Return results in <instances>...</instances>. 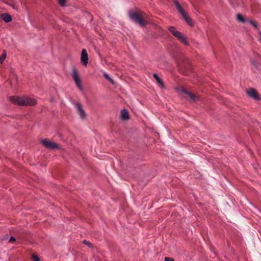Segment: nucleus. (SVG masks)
I'll return each instance as SVG.
<instances>
[{"label": "nucleus", "mask_w": 261, "mask_h": 261, "mask_svg": "<svg viewBox=\"0 0 261 261\" xmlns=\"http://www.w3.org/2000/svg\"><path fill=\"white\" fill-rule=\"evenodd\" d=\"M181 92L187 95L189 97L190 99L193 101H197L199 99V97L197 95L188 92L186 89H184L183 88L181 90Z\"/></svg>", "instance_id": "423d86ee"}, {"label": "nucleus", "mask_w": 261, "mask_h": 261, "mask_svg": "<svg viewBox=\"0 0 261 261\" xmlns=\"http://www.w3.org/2000/svg\"><path fill=\"white\" fill-rule=\"evenodd\" d=\"M122 119L125 120L128 119V112L126 109H123L121 113Z\"/></svg>", "instance_id": "dca6fc26"}, {"label": "nucleus", "mask_w": 261, "mask_h": 261, "mask_svg": "<svg viewBox=\"0 0 261 261\" xmlns=\"http://www.w3.org/2000/svg\"><path fill=\"white\" fill-rule=\"evenodd\" d=\"M41 143L47 148L50 149H59L60 145L54 142L50 141L48 139H43L41 141Z\"/></svg>", "instance_id": "20e7f679"}, {"label": "nucleus", "mask_w": 261, "mask_h": 261, "mask_svg": "<svg viewBox=\"0 0 261 261\" xmlns=\"http://www.w3.org/2000/svg\"><path fill=\"white\" fill-rule=\"evenodd\" d=\"M129 16L132 20L137 23H138L142 27L145 25L146 24V22L143 18V17L141 14L136 12H129Z\"/></svg>", "instance_id": "f03ea898"}, {"label": "nucleus", "mask_w": 261, "mask_h": 261, "mask_svg": "<svg viewBox=\"0 0 261 261\" xmlns=\"http://www.w3.org/2000/svg\"><path fill=\"white\" fill-rule=\"evenodd\" d=\"M249 22L252 25H253L255 28H257V23L254 21H253V20H250L249 21Z\"/></svg>", "instance_id": "4be33fe9"}, {"label": "nucleus", "mask_w": 261, "mask_h": 261, "mask_svg": "<svg viewBox=\"0 0 261 261\" xmlns=\"http://www.w3.org/2000/svg\"><path fill=\"white\" fill-rule=\"evenodd\" d=\"M183 73L186 74V73H185V72H184Z\"/></svg>", "instance_id": "bb28decb"}, {"label": "nucleus", "mask_w": 261, "mask_h": 261, "mask_svg": "<svg viewBox=\"0 0 261 261\" xmlns=\"http://www.w3.org/2000/svg\"><path fill=\"white\" fill-rule=\"evenodd\" d=\"M182 16L184 17L185 21L188 23V24L189 25H190V26L193 25V21H192L191 18L187 15L186 12L185 13V14L184 15H182Z\"/></svg>", "instance_id": "ddd939ff"}, {"label": "nucleus", "mask_w": 261, "mask_h": 261, "mask_svg": "<svg viewBox=\"0 0 261 261\" xmlns=\"http://www.w3.org/2000/svg\"><path fill=\"white\" fill-rule=\"evenodd\" d=\"M153 76L156 80L157 83L159 85V86H160L161 87H164L163 82L162 80H161V79L158 75V74L156 73H153Z\"/></svg>", "instance_id": "2eb2a0df"}, {"label": "nucleus", "mask_w": 261, "mask_h": 261, "mask_svg": "<svg viewBox=\"0 0 261 261\" xmlns=\"http://www.w3.org/2000/svg\"><path fill=\"white\" fill-rule=\"evenodd\" d=\"M237 16L239 21L242 22V23L245 22V19L241 14H238Z\"/></svg>", "instance_id": "f3484780"}, {"label": "nucleus", "mask_w": 261, "mask_h": 261, "mask_svg": "<svg viewBox=\"0 0 261 261\" xmlns=\"http://www.w3.org/2000/svg\"><path fill=\"white\" fill-rule=\"evenodd\" d=\"M174 4L175 5L176 9L179 11V12L181 14V15H184L185 13V11H184L183 8L181 7V6L179 4V3L177 1H175Z\"/></svg>", "instance_id": "f8f14e48"}, {"label": "nucleus", "mask_w": 261, "mask_h": 261, "mask_svg": "<svg viewBox=\"0 0 261 261\" xmlns=\"http://www.w3.org/2000/svg\"><path fill=\"white\" fill-rule=\"evenodd\" d=\"M251 63L252 65H253L255 67H257V63L255 61L252 60L251 61Z\"/></svg>", "instance_id": "a878e982"}, {"label": "nucleus", "mask_w": 261, "mask_h": 261, "mask_svg": "<svg viewBox=\"0 0 261 261\" xmlns=\"http://www.w3.org/2000/svg\"><path fill=\"white\" fill-rule=\"evenodd\" d=\"M81 60L82 63L85 66H87L88 61V54L86 49H83L82 50Z\"/></svg>", "instance_id": "6e6552de"}, {"label": "nucleus", "mask_w": 261, "mask_h": 261, "mask_svg": "<svg viewBox=\"0 0 261 261\" xmlns=\"http://www.w3.org/2000/svg\"><path fill=\"white\" fill-rule=\"evenodd\" d=\"M10 100L15 104L21 106H34L37 104V101L34 98L28 96H13L10 97Z\"/></svg>", "instance_id": "f257e3e1"}, {"label": "nucleus", "mask_w": 261, "mask_h": 261, "mask_svg": "<svg viewBox=\"0 0 261 261\" xmlns=\"http://www.w3.org/2000/svg\"><path fill=\"white\" fill-rule=\"evenodd\" d=\"M72 76L74 82L75 83L76 86L79 88V89L81 90H83L82 82L76 68L75 67H72Z\"/></svg>", "instance_id": "7ed1b4c3"}, {"label": "nucleus", "mask_w": 261, "mask_h": 261, "mask_svg": "<svg viewBox=\"0 0 261 261\" xmlns=\"http://www.w3.org/2000/svg\"><path fill=\"white\" fill-rule=\"evenodd\" d=\"M165 261H174L173 258H171L170 257H166L165 258Z\"/></svg>", "instance_id": "393cba45"}, {"label": "nucleus", "mask_w": 261, "mask_h": 261, "mask_svg": "<svg viewBox=\"0 0 261 261\" xmlns=\"http://www.w3.org/2000/svg\"><path fill=\"white\" fill-rule=\"evenodd\" d=\"M103 76L107 80H108L111 83H112L113 84H114V81L109 76V75L107 73H105L103 74Z\"/></svg>", "instance_id": "6ab92c4d"}, {"label": "nucleus", "mask_w": 261, "mask_h": 261, "mask_svg": "<svg viewBox=\"0 0 261 261\" xmlns=\"http://www.w3.org/2000/svg\"><path fill=\"white\" fill-rule=\"evenodd\" d=\"M180 68L181 69L184 68L187 70L190 69V65L189 60L185 59L184 61V65H180Z\"/></svg>", "instance_id": "4468645a"}, {"label": "nucleus", "mask_w": 261, "mask_h": 261, "mask_svg": "<svg viewBox=\"0 0 261 261\" xmlns=\"http://www.w3.org/2000/svg\"><path fill=\"white\" fill-rule=\"evenodd\" d=\"M16 241V239L15 238H14L13 237H11L10 239H9V243H12L13 242H15Z\"/></svg>", "instance_id": "b1692460"}, {"label": "nucleus", "mask_w": 261, "mask_h": 261, "mask_svg": "<svg viewBox=\"0 0 261 261\" xmlns=\"http://www.w3.org/2000/svg\"><path fill=\"white\" fill-rule=\"evenodd\" d=\"M58 2L59 3V4L61 5V6H64L65 3H66V0H58Z\"/></svg>", "instance_id": "5701e85b"}, {"label": "nucleus", "mask_w": 261, "mask_h": 261, "mask_svg": "<svg viewBox=\"0 0 261 261\" xmlns=\"http://www.w3.org/2000/svg\"><path fill=\"white\" fill-rule=\"evenodd\" d=\"M1 18L6 22H9L12 21L11 16L8 13H4L2 14Z\"/></svg>", "instance_id": "9d476101"}, {"label": "nucleus", "mask_w": 261, "mask_h": 261, "mask_svg": "<svg viewBox=\"0 0 261 261\" xmlns=\"http://www.w3.org/2000/svg\"><path fill=\"white\" fill-rule=\"evenodd\" d=\"M176 38L184 44L186 45H189V40L188 38L181 33H180Z\"/></svg>", "instance_id": "1a4fd4ad"}, {"label": "nucleus", "mask_w": 261, "mask_h": 261, "mask_svg": "<svg viewBox=\"0 0 261 261\" xmlns=\"http://www.w3.org/2000/svg\"><path fill=\"white\" fill-rule=\"evenodd\" d=\"M77 113L79 115L80 118L82 120H85L87 118V114L83 108L82 105L81 103H77L76 105Z\"/></svg>", "instance_id": "39448f33"}, {"label": "nucleus", "mask_w": 261, "mask_h": 261, "mask_svg": "<svg viewBox=\"0 0 261 261\" xmlns=\"http://www.w3.org/2000/svg\"><path fill=\"white\" fill-rule=\"evenodd\" d=\"M6 57V52L5 50L3 51V54H2L1 57H0V62L2 63L4 60H5Z\"/></svg>", "instance_id": "a211bd4d"}, {"label": "nucleus", "mask_w": 261, "mask_h": 261, "mask_svg": "<svg viewBox=\"0 0 261 261\" xmlns=\"http://www.w3.org/2000/svg\"><path fill=\"white\" fill-rule=\"evenodd\" d=\"M83 243L84 244H86V245H87L89 247H92V244L91 243H90L89 242L87 241L86 240L83 241Z\"/></svg>", "instance_id": "412c9836"}, {"label": "nucleus", "mask_w": 261, "mask_h": 261, "mask_svg": "<svg viewBox=\"0 0 261 261\" xmlns=\"http://www.w3.org/2000/svg\"><path fill=\"white\" fill-rule=\"evenodd\" d=\"M168 30L171 33L172 35L175 37H177L178 35L180 33V32L177 31L174 27H169Z\"/></svg>", "instance_id": "9b49d317"}, {"label": "nucleus", "mask_w": 261, "mask_h": 261, "mask_svg": "<svg viewBox=\"0 0 261 261\" xmlns=\"http://www.w3.org/2000/svg\"><path fill=\"white\" fill-rule=\"evenodd\" d=\"M32 259L33 260V261H39V257L35 254H33L32 256Z\"/></svg>", "instance_id": "aec40b11"}, {"label": "nucleus", "mask_w": 261, "mask_h": 261, "mask_svg": "<svg viewBox=\"0 0 261 261\" xmlns=\"http://www.w3.org/2000/svg\"><path fill=\"white\" fill-rule=\"evenodd\" d=\"M247 93L248 95L251 98L254 99L255 100H259V97L257 91L253 88H251L247 91Z\"/></svg>", "instance_id": "0eeeda50"}]
</instances>
